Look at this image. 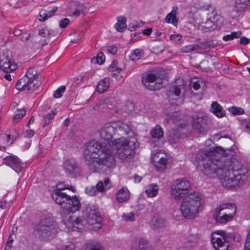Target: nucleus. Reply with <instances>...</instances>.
Wrapping results in <instances>:
<instances>
[{
    "label": "nucleus",
    "mask_w": 250,
    "mask_h": 250,
    "mask_svg": "<svg viewBox=\"0 0 250 250\" xmlns=\"http://www.w3.org/2000/svg\"><path fill=\"white\" fill-rule=\"evenodd\" d=\"M234 151L233 147L223 149L221 147H217L216 152L200 150L196 154L195 160L198 164L203 162L202 171L204 174L211 178L218 177L224 187L231 188L243 182V177L248 169L236 159H219L218 156L216 158V152L227 156Z\"/></svg>",
    "instance_id": "nucleus-1"
},
{
    "label": "nucleus",
    "mask_w": 250,
    "mask_h": 250,
    "mask_svg": "<svg viewBox=\"0 0 250 250\" xmlns=\"http://www.w3.org/2000/svg\"><path fill=\"white\" fill-rule=\"evenodd\" d=\"M83 156L85 164L93 172L109 173L115 166L114 153L106 145L101 143H88Z\"/></svg>",
    "instance_id": "nucleus-2"
},
{
    "label": "nucleus",
    "mask_w": 250,
    "mask_h": 250,
    "mask_svg": "<svg viewBox=\"0 0 250 250\" xmlns=\"http://www.w3.org/2000/svg\"><path fill=\"white\" fill-rule=\"evenodd\" d=\"M114 125H116V133L119 136H127V138L117 139L115 144L119 158L125 160L134 155V150L139 146V142L128 125L118 122L114 123Z\"/></svg>",
    "instance_id": "nucleus-3"
},
{
    "label": "nucleus",
    "mask_w": 250,
    "mask_h": 250,
    "mask_svg": "<svg viewBox=\"0 0 250 250\" xmlns=\"http://www.w3.org/2000/svg\"><path fill=\"white\" fill-rule=\"evenodd\" d=\"M57 223L50 214L42 216L33 227V233L36 238L43 240L55 234Z\"/></svg>",
    "instance_id": "nucleus-4"
},
{
    "label": "nucleus",
    "mask_w": 250,
    "mask_h": 250,
    "mask_svg": "<svg viewBox=\"0 0 250 250\" xmlns=\"http://www.w3.org/2000/svg\"><path fill=\"white\" fill-rule=\"evenodd\" d=\"M202 198L198 192L188 195L181 202L180 210L183 216L188 219H193L198 216L201 210Z\"/></svg>",
    "instance_id": "nucleus-5"
},
{
    "label": "nucleus",
    "mask_w": 250,
    "mask_h": 250,
    "mask_svg": "<svg viewBox=\"0 0 250 250\" xmlns=\"http://www.w3.org/2000/svg\"><path fill=\"white\" fill-rule=\"evenodd\" d=\"M62 195H55V202L60 205L62 208L61 215L62 220L65 216L73 215L74 212L81 208V203L77 196L70 197L67 193H61Z\"/></svg>",
    "instance_id": "nucleus-6"
},
{
    "label": "nucleus",
    "mask_w": 250,
    "mask_h": 250,
    "mask_svg": "<svg viewBox=\"0 0 250 250\" xmlns=\"http://www.w3.org/2000/svg\"><path fill=\"white\" fill-rule=\"evenodd\" d=\"M37 71L34 67L28 69L26 74L17 83L16 88L18 90H34L41 84V82L38 76Z\"/></svg>",
    "instance_id": "nucleus-7"
},
{
    "label": "nucleus",
    "mask_w": 250,
    "mask_h": 250,
    "mask_svg": "<svg viewBox=\"0 0 250 250\" xmlns=\"http://www.w3.org/2000/svg\"><path fill=\"white\" fill-rule=\"evenodd\" d=\"M186 83L183 80L179 79L175 83L170 87L167 92L169 102L173 105H179L184 101L186 94Z\"/></svg>",
    "instance_id": "nucleus-8"
},
{
    "label": "nucleus",
    "mask_w": 250,
    "mask_h": 250,
    "mask_svg": "<svg viewBox=\"0 0 250 250\" xmlns=\"http://www.w3.org/2000/svg\"><path fill=\"white\" fill-rule=\"evenodd\" d=\"M62 221L69 230H82L89 229L87 215H86V207L83 210L82 215L74 219L73 215L65 216Z\"/></svg>",
    "instance_id": "nucleus-9"
},
{
    "label": "nucleus",
    "mask_w": 250,
    "mask_h": 250,
    "mask_svg": "<svg viewBox=\"0 0 250 250\" xmlns=\"http://www.w3.org/2000/svg\"><path fill=\"white\" fill-rule=\"evenodd\" d=\"M190 189V184L188 181L185 178L177 179L171 184V195L174 199L179 200L188 194Z\"/></svg>",
    "instance_id": "nucleus-10"
},
{
    "label": "nucleus",
    "mask_w": 250,
    "mask_h": 250,
    "mask_svg": "<svg viewBox=\"0 0 250 250\" xmlns=\"http://www.w3.org/2000/svg\"><path fill=\"white\" fill-rule=\"evenodd\" d=\"M162 79L159 71H153L143 76L142 83L148 89L156 90L162 87Z\"/></svg>",
    "instance_id": "nucleus-11"
},
{
    "label": "nucleus",
    "mask_w": 250,
    "mask_h": 250,
    "mask_svg": "<svg viewBox=\"0 0 250 250\" xmlns=\"http://www.w3.org/2000/svg\"><path fill=\"white\" fill-rule=\"evenodd\" d=\"M86 215H87L89 229L98 230L103 226V218L97 208L94 205L86 206Z\"/></svg>",
    "instance_id": "nucleus-12"
},
{
    "label": "nucleus",
    "mask_w": 250,
    "mask_h": 250,
    "mask_svg": "<svg viewBox=\"0 0 250 250\" xmlns=\"http://www.w3.org/2000/svg\"><path fill=\"white\" fill-rule=\"evenodd\" d=\"M229 235L224 230H218L212 234L211 243L215 250H228Z\"/></svg>",
    "instance_id": "nucleus-13"
},
{
    "label": "nucleus",
    "mask_w": 250,
    "mask_h": 250,
    "mask_svg": "<svg viewBox=\"0 0 250 250\" xmlns=\"http://www.w3.org/2000/svg\"><path fill=\"white\" fill-rule=\"evenodd\" d=\"M101 138L109 146H115V140L113 136L116 134V125L114 123L105 124L99 130Z\"/></svg>",
    "instance_id": "nucleus-14"
},
{
    "label": "nucleus",
    "mask_w": 250,
    "mask_h": 250,
    "mask_svg": "<svg viewBox=\"0 0 250 250\" xmlns=\"http://www.w3.org/2000/svg\"><path fill=\"white\" fill-rule=\"evenodd\" d=\"M152 161L157 170L163 171L166 169L167 164L170 161L169 156L164 153L163 151L160 150L154 154Z\"/></svg>",
    "instance_id": "nucleus-15"
},
{
    "label": "nucleus",
    "mask_w": 250,
    "mask_h": 250,
    "mask_svg": "<svg viewBox=\"0 0 250 250\" xmlns=\"http://www.w3.org/2000/svg\"><path fill=\"white\" fill-rule=\"evenodd\" d=\"M111 187V183L108 178H105L104 181L99 182L96 186L88 187L85 188V192L89 195H96L98 192H104L109 189Z\"/></svg>",
    "instance_id": "nucleus-16"
},
{
    "label": "nucleus",
    "mask_w": 250,
    "mask_h": 250,
    "mask_svg": "<svg viewBox=\"0 0 250 250\" xmlns=\"http://www.w3.org/2000/svg\"><path fill=\"white\" fill-rule=\"evenodd\" d=\"M3 163L10 167L17 172L21 171L24 167V164L16 156H9L3 159Z\"/></svg>",
    "instance_id": "nucleus-17"
},
{
    "label": "nucleus",
    "mask_w": 250,
    "mask_h": 250,
    "mask_svg": "<svg viewBox=\"0 0 250 250\" xmlns=\"http://www.w3.org/2000/svg\"><path fill=\"white\" fill-rule=\"evenodd\" d=\"M0 66L3 71L7 73L13 71L17 68V65L7 55L4 54L0 57Z\"/></svg>",
    "instance_id": "nucleus-18"
},
{
    "label": "nucleus",
    "mask_w": 250,
    "mask_h": 250,
    "mask_svg": "<svg viewBox=\"0 0 250 250\" xmlns=\"http://www.w3.org/2000/svg\"><path fill=\"white\" fill-rule=\"evenodd\" d=\"M192 126L198 133H204L207 130L206 120L203 116L198 115L193 117Z\"/></svg>",
    "instance_id": "nucleus-19"
},
{
    "label": "nucleus",
    "mask_w": 250,
    "mask_h": 250,
    "mask_svg": "<svg viewBox=\"0 0 250 250\" xmlns=\"http://www.w3.org/2000/svg\"><path fill=\"white\" fill-rule=\"evenodd\" d=\"M217 210H221L222 213L228 216L233 218L236 211V206L232 203H227L220 205L216 208Z\"/></svg>",
    "instance_id": "nucleus-20"
},
{
    "label": "nucleus",
    "mask_w": 250,
    "mask_h": 250,
    "mask_svg": "<svg viewBox=\"0 0 250 250\" xmlns=\"http://www.w3.org/2000/svg\"><path fill=\"white\" fill-rule=\"evenodd\" d=\"M151 224L154 229H158L164 228L166 225V219L164 215L156 213L152 219Z\"/></svg>",
    "instance_id": "nucleus-21"
},
{
    "label": "nucleus",
    "mask_w": 250,
    "mask_h": 250,
    "mask_svg": "<svg viewBox=\"0 0 250 250\" xmlns=\"http://www.w3.org/2000/svg\"><path fill=\"white\" fill-rule=\"evenodd\" d=\"M63 167L66 172L71 174H75L79 171L78 164L74 159L66 160L63 163Z\"/></svg>",
    "instance_id": "nucleus-22"
},
{
    "label": "nucleus",
    "mask_w": 250,
    "mask_h": 250,
    "mask_svg": "<svg viewBox=\"0 0 250 250\" xmlns=\"http://www.w3.org/2000/svg\"><path fill=\"white\" fill-rule=\"evenodd\" d=\"M250 7V0H235L233 10L236 12H243Z\"/></svg>",
    "instance_id": "nucleus-23"
},
{
    "label": "nucleus",
    "mask_w": 250,
    "mask_h": 250,
    "mask_svg": "<svg viewBox=\"0 0 250 250\" xmlns=\"http://www.w3.org/2000/svg\"><path fill=\"white\" fill-rule=\"evenodd\" d=\"M57 188L55 190L54 192L52 193V196L53 199L55 200V195H62L61 193H66L64 192V190L66 189H71L73 191H75V190L72 186L68 185H65L62 183H58L56 185Z\"/></svg>",
    "instance_id": "nucleus-24"
},
{
    "label": "nucleus",
    "mask_w": 250,
    "mask_h": 250,
    "mask_svg": "<svg viewBox=\"0 0 250 250\" xmlns=\"http://www.w3.org/2000/svg\"><path fill=\"white\" fill-rule=\"evenodd\" d=\"M210 110L218 118H222L225 116L226 112L217 102H213L211 105Z\"/></svg>",
    "instance_id": "nucleus-25"
},
{
    "label": "nucleus",
    "mask_w": 250,
    "mask_h": 250,
    "mask_svg": "<svg viewBox=\"0 0 250 250\" xmlns=\"http://www.w3.org/2000/svg\"><path fill=\"white\" fill-rule=\"evenodd\" d=\"M220 211L221 210H217L215 208L214 213L213 214L214 218L217 223L225 224L230 221L232 219V218L222 213Z\"/></svg>",
    "instance_id": "nucleus-26"
},
{
    "label": "nucleus",
    "mask_w": 250,
    "mask_h": 250,
    "mask_svg": "<svg viewBox=\"0 0 250 250\" xmlns=\"http://www.w3.org/2000/svg\"><path fill=\"white\" fill-rule=\"evenodd\" d=\"M129 193L126 188H121L116 194V199L119 202H123L129 198Z\"/></svg>",
    "instance_id": "nucleus-27"
},
{
    "label": "nucleus",
    "mask_w": 250,
    "mask_h": 250,
    "mask_svg": "<svg viewBox=\"0 0 250 250\" xmlns=\"http://www.w3.org/2000/svg\"><path fill=\"white\" fill-rule=\"evenodd\" d=\"M110 86V79L104 78L101 80L97 84V91L99 93H103Z\"/></svg>",
    "instance_id": "nucleus-28"
},
{
    "label": "nucleus",
    "mask_w": 250,
    "mask_h": 250,
    "mask_svg": "<svg viewBox=\"0 0 250 250\" xmlns=\"http://www.w3.org/2000/svg\"><path fill=\"white\" fill-rule=\"evenodd\" d=\"M177 7H173L171 12L168 13L166 17L165 21L167 23H172L176 25L178 23V19L176 17Z\"/></svg>",
    "instance_id": "nucleus-29"
},
{
    "label": "nucleus",
    "mask_w": 250,
    "mask_h": 250,
    "mask_svg": "<svg viewBox=\"0 0 250 250\" xmlns=\"http://www.w3.org/2000/svg\"><path fill=\"white\" fill-rule=\"evenodd\" d=\"M159 186L156 184H151L146 188L145 192L148 197H154L158 194Z\"/></svg>",
    "instance_id": "nucleus-30"
},
{
    "label": "nucleus",
    "mask_w": 250,
    "mask_h": 250,
    "mask_svg": "<svg viewBox=\"0 0 250 250\" xmlns=\"http://www.w3.org/2000/svg\"><path fill=\"white\" fill-rule=\"evenodd\" d=\"M117 21L115 25V27L118 31L122 32L126 28V18L124 16L118 17H117Z\"/></svg>",
    "instance_id": "nucleus-31"
},
{
    "label": "nucleus",
    "mask_w": 250,
    "mask_h": 250,
    "mask_svg": "<svg viewBox=\"0 0 250 250\" xmlns=\"http://www.w3.org/2000/svg\"><path fill=\"white\" fill-rule=\"evenodd\" d=\"M150 135L152 138L160 139L164 136V132L162 127L157 125L150 132Z\"/></svg>",
    "instance_id": "nucleus-32"
},
{
    "label": "nucleus",
    "mask_w": 250,
    "mask_h": 250,
    "mask_svg": "<svg viewBox=\"0 0 250 250\" xmlns=\"http://www.w3.org/2000/svg\"><path fill=\"white\" fill-rule=\"evenodd\" d=\"M86 11V8L83 4L80 2L75 3V8L72 12V15L74 16L78 17L81 14H83Z\"/></svg>",
    "instance_id": "nucleus-33"
},
{
    "label": "nucleus",
    "mask_w": 250,
    "mask_h": 250,
    "mask_svg": "<svg viewBox=\"0 0 250 250\" xmlns=\"http://www.w3.org/2000/svg\"><path fill=\"white\" fill-rule=\"evenodd\" d=\"M221 17L220 15L217 14V13H213V16L210 17L209 19H208V23H210L209 26H205L206 28H208L209 29L210 28H212L214 24L215 23H217L218 21H221Z\"/></svg>",
    "instance_id": "nucleus-34"
},
{
    "label": "nucleus",
    "mask_w": 250,
    "mask_h": 250,
    "mask_svg": "<svg viewBox=\"0 0 250 250\" xmlns=\"http://www.w3.org/2000/svg\"><path fill=\"white\" fill-rule=\"evenodd\" d=\"M180 132L178 129L173 130L170 132L168 136V141L171 143H176L180 138Z\"/></svg>",
    "instance_id": "nucleus-35"
},
{
    "label": "nucleus",
    "mask_w": 250,
    "mask_h": 250,
    "mask_svg": "<svg viewBox=\"0 0 250 250\" xmlns=\"http://www.w3.org/2000/svg\"><path fill=\"white\" fill-rule=\"evenodd\" d=\"M144 54V51L139 49L134 50L129 56V58L132 61H136L140 59Z\"/></svg>",
    "instance_id": "nucleus-36"
},
{
    "label": "nucleus",
    "mask_w": 250,
    "mask_h": 250,
    "mask_svg": "<svg viewBox=\"0 0 250 250\" xmlns=\"http://www.w3.org/2000/svg\"><path fill=\"white\" fill-rule=\"evenodd\" d=\"M192 86L195 90H198L200 87L204 88L205 86V83L201 79H193L191 80Z\"/></svg>",
    "instance_id": "nucleus-37"
},
{
    "label": "nucleus",
    "mask_w": 250,
    "mask_h": 250,
    "mask_svg": "<svg viewBox=\"0 0 250 250\" xmlns=\"http://www.w3.org/2000/svg\"><path fill=\"white\" fill-rule=\"evenodd\" d=\"M136 250H151L148 246V241L144 238L140 239L138 247Z\"/></svg>",
    "instance_id": "nucleus-38"
},
{
    "label": "nucleus",
    "mask_w": 250,
    "mask_h": 250,
    "mask_svg": "<svg viewBox=\"0 0 250 250\" xmlns=\"http://www.w3.org/2000/svg\"><path fill=\"white\" fill-rule=\"evenodd\" d=\"M26 111L24 109L17 110L13 118L14 124L18 123L19 121L25 115Z\"/></svg>",
    "instance_id": "nucleus-39"
},
{
    "label": "nucleus",
    "mask_w": 250,
    "mask_h": 250,
    "mask_svg": "<svg viewBox=\"0 0 250 250\" xmlns=\"http://www.w3.org/2000/svg\"><path fill=\"white\" fill-rule=\"evenodd\" d=\"M125 68V65H119L117 61H113L109 66V70L111 71L120 72Z\"/></svg>",
    "instance_id": "nucleus-40"
},
{
    "label": "nucleus",
    "mask_w": 250,
    "mask_h": 250,
    "mask_svg": "<svg viewBox=\"0 0 250 250\" xmlns=\"http://www.w3.org/2000/svg\"><path fill=\"white\" fill-rule=\"evenodd\" d=\"M201 49H206L210 48H213L217 46L216 43H214L212 40L207 41L200 42Z\"/></svg>",
    "instance_id": "nucleus-41"
},
{
    "label": "nucleus",
    "mask_w": 250,
    "mask_h": 250,
    "mask_svg": "<svg viewBox=\"0 0 250 250\" xmlns=\"http://www.w3.org/2000/svg\"><path fill=\"white\" fill-rule=\"evenodd\" d=\"M82 250H103L102 247L99 244H89L84 246Z\"/></svg>",
    "instance_id": "nucleus-42"
},
{
    "label": "nucleus",
    "mask_w": 250,
    "mask_h": 250,
    "mask_svg": "<svg viewBox=\"0 0 250 250\" xmlns=\"http://www.w3.org/2000/svg\"><path fill=\"white\" fill-rule=\"evenodd\" d=\"M105 61V57L104 54L102 52H100L98 54L96 58H92L91 62L93 63H97L99 64H103Z\"/></svg>",
    "instance_id": "nucleus-43"
},
{
    "label": "nucleus",
    "mask_w": 250,
    "mask_h": 250,
    "mask_svg": "<svg viewBox=\"0 0 250 250\" xmlns=\"http://www.w3.org/2000/svg\"><path fill=\"white\" fill-rule=\"evenodd\" d=\"M241 35V32H233L230 34L224 36L223 37V40L225 41H228L229 40H232L234 38H238Z\"/></svg>",
    "instance_id": "nucleus-44"
},
{
    "label": "nucleus",
    "mask_w": 250,
    "mask_h": 250,
    "mask_svg": "<svg viewBox=\"0 0 250 250\" xmlns=\"http://www.w3.org/2000/svg\"><path fill=\"white\" fill-rule=\"evenodd\" d=\"M164 47L162 43H155L152 47V52L155 54H159L163 51Z\"/></svg>",
    "instance_id": "nucleus-45"
},
{
    "label": "nucleus",
    "mask_w": 250,
    "mask_h": 250,
    "mask_svg": "<svg viewBox=\"0 0 250 250\" xmlns=\"http://www.w3.org/2000/svg\"><path fill=\"white\" fill-rule=\"evenodd\" d=\"M65 87L64 86H61L59 87L54 93V97L55 98H59L62 96V94L64 92Z\"/></svg>",
    "instance_id": "nucleus-46"
},
{
    "label": "nucleus",
    "mask_w": 250,
    "mask_h": 250,
    "mask_svg": "<svg viewBox=\"0 0 250 250\" xmlns=\"http://www.w3.org/2000/svg\"><path fill=\"white\" fill-rule=\"evenodd\" d=\"M229 110L234 115H241L244 112V111L242 108L236 106H232L229 109Z\"/></svg>",
    "instance_id": "nucleus-47"
},
{
    "label": "nucleus",
    "mask_w": 250,
    "mask_h": 250,
    "mask_svg": "<svg viewBox=\"0 0 250 250\" xmlns=\"http://www.w3.org/2000/svg\"><path fill=\"white\" fill-rule=\"evenodd\" d=\"M122 218L126 222H132L135 220L134 214L132 212L129 213L128 214H123Z\"/></svg>",
    "instance_id": "nucleus-48"
},
{
    "label": "nucleus",
    "mask_w": 250,
    "mask_h": 250,
    "mask_svg": "<svg viewBox=\"0 0 250 250\" xmlns=\"http://www.w3.org/2000/svg\"><path fill=\"white\" fill-rule=\"evenodd\" d=\"M241 126L242 128L250 131V120L243 119L240 121Z\"/></svg>",
    "instance_id": "nucleus-49"
},
{
    "label": "nucleus",
    "mask_w": 250,
    "mask_h": 250,
    "mask_svg": "<svg viewBox=\"0 0 250 250\" xmlns=\"http://www.w3.org/2000/svg\"><path fill=\"white\" fill-rule=\"evenodd\" d=\"M135 105L132 102L128 101L125 106V110L126 112L129 113L134 109Z\"/></svg>",
    "instance_id": "nucleus-50"
},
{
    "label": "nucleus",
    "mask_w": 250,
    "mask_h": 250,
    "mask_svg": "<svg viewBox=\"0 0 250 250\" xmlns=\"http://www.w3.org/2000/svg\"><path fill=\"white\" fill-rule=\"evenodd\" d=\"M40 18L39 20L41 21H44L49 18L48 13H46L44 11H41L40 13Z\"/></svg>",
    "instance_id": "nucleus-51"
},
{
    "label": "nucleus",
    "mask_w": 250,
    "mask_h": 250,
    "mask_svg": "<svg viewBox=\"0 0 250 250\" xmlns=\"http://www.w3.org/2000/svg\"><path fill=\"white\" fill-rule=\"evenodd\" d=\"M69 22V20L67 18H64L60 21L59 26L62 28H65Z\"/></svg>",
    "instance_id": "nucleus-52"
},
{
    "label": "nucleus",
    "mask_w": 250,
    "mask_h": 250,
    "mask_svg": "<svg viewBox=\"0 0 250 250\" xmlns=\"http://www.w3.org/2000/svg\"><path fill=\"white\" fill-rule=\"evenodd\" d=\"M178 117V113L176 112H173L171 115H168L167 116L168 118H169V119L173 122H177Z\"/></svg>",
    "instance_id": "nucleus-53"
},
{
    "label": "nucleus",
    "mask_w": 250,
    "mask_h": 250,
    "mask_svg": "<svg viewBox=\"0 0 250 250\" xmlns=\"http://www.w3.org/2000/svg\"><path fill=\"white\" fill-rule=\"evenodd\" d=\"M107 51L114 55L117 52V48L115 45H110L107 47Z\"/></svg>",
    "instance_id": "nucleus-54"
},
{
    "label": "nucleus",
    "mask_w": 250,
    "mask_h": 250,
    "mask_svg": "<svg viewBox=\"0 0 250 250\" xmlns=\"http://www.w3.org/2000/svg\"><path fill=\"white\" fill-rule=\"evenodd\" d=\"M181 50L182 52L184 53H189L191 51H193L191 44L183 47Z\"/></svg>",
    "instance_id": "nucleus-55"
},
{
    "label": "nucleus",
    "mask_w": 250,
    "mask_h": 250,
    "mask_svg": "<svg viewBox=\"0 0 250 250\" xmlns=\"http://www.w3.org/2000/svg\"><path fill=\"white\" fill-rule=\"evenodd\" d=\"M181 38L182 36L180 35H172L170 36V40L174 42H178L181 40Z\"/></svg>",
    "instance_id": "nucleus-56"
},
{
    "label": "nucleus",
    "mask_w": 250,
    "mask_h": 250,
    "mask_svg": "<svg viewBox=\"0 0 250 250\" xmlns=\"http://www.w3.org/2000/svg\"><path fill=\"white\" fill-rule=\"evenodd\" d=\"M39 34L42 37H46L50 34L49 30L46 29H41L39 32Z\"/></svg>",
    "instance_id": "nucleus-57"
},
{
    "label": "nucleus",
    "mask_w": 250,
    "mask_h": 250,
    "mask_svg": "<svg viewBox=\"0 0 250 250\" xmlns=\"http://www.w3.org/2000/svg\"><path fill=\"white\" fill-rule=\"evenodd\" d=\"M140 25L137 24L136 21H135V22H133L132 23H130L128 26V29L130 31H132L134 30L137 27H139Z\"/></svg>",
    "instance_id": "nucleus-58"
},
{
    "label": "nucleus",
    "mask_w": 250,
    "mask_h": 250,
    "mask_svg": "<svg viewBox=\"0 0 250 250\" xmlns=\"http://www.w3.org/2000/svg\"><path fill=\"white\" fill-rule=\"evenodd\" d=\"M250 42V39L245 37H242L240 39V43L243 45H247Z\"/></svg>",
    "instance_id": "nucleus-59"
},
{
    "label": "nucleus",
    "mask_w": 250,
    "mask_h": 250,
    "mask_svg": "<svg viewBox=\"0 0 250 250\" xmlns=\"http://www.w3.org/2000/svg\"><path fill=\"white\" fill-rule=\"evenodd\" d=\"M245 250H250V236L248 235L245 242Z\"/></svg>",
    "instance_id": "nucleus-60"
},
{
    "label": "nucleus",
    "mask_w": 250,
    "mask_h": 250,
    "mask_svg": "<svg viewBox=\"0 0 250 250\" xmlns=\"http://www.w3.org/2000/svg\"><path fill=\"white\" fill-rule=\"evenodd\" d=\"M55 114L56 113H55L53 111H52L51 112L48 113L44 117V118L47 119L48 120L50 121L51 120L54 118Z\"/></svg>",
    "instance_id": "nucleus-61"
},
{
    "label": "nucleus",
    "mask_w": 250,
    "mask_h": 250,
    "mask_svg": "<svg viewBox=\"0 0 250 250\" xmlns=\"http://www.w3.org/2000/svg\"><path fill=\"white\" fill-rule=\"evenodd\" d=\"M75 249V246L74 244L72 243H68L67 245L65 246V250H74Z\"/></svg>",
    "instance_id": "nucleus-62"
},
{
    "label": "nucleus",
    "mask_w": 250,
    "mask_h": 250,
    "mask_svg": "<svg viewBox=\"0 0 250 250\" xmlns=\"http://www.w3.org/2000/svg\"><path fill=\"white\" fill-rule=\"evenodd\" d=\"M13 242V239L9 237L5 250H9L11 248Z\"/></svg>",
    "instance_id": "nucleus-63"
},
{
    "label": "nucleus",
    "mask_w": 250,
    "mask_h": 250,
    "mask_svg": "<svg viewBox=\"0 0 250 250\" xmlns=\"http://www.w3.org/2000/svg\"><path fill=\"white\" fill-rule=\"evenodd\" d=\"M25 134L26 137L28 138H31L34 135V132L32 130H27L25 131Z\"/></svg>",
    "instance_id": "nucleus-64"
}]
</instances>
